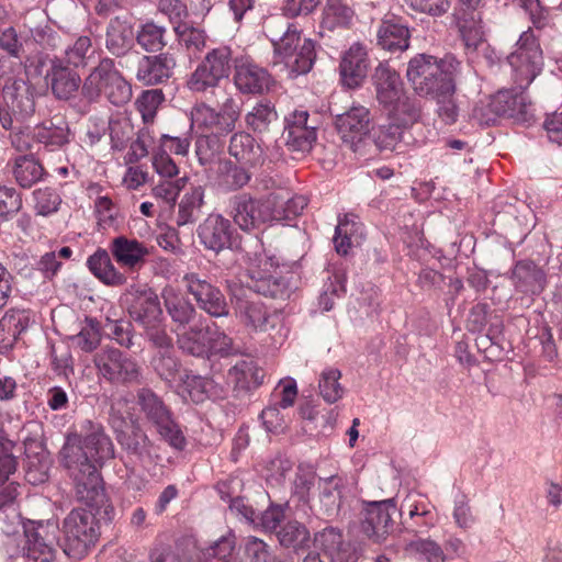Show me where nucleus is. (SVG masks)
<instances>
[{"instance_id": "nucleus-1", "label": "nucleus", "mask_w": 562, "mask_h": 562, "mask_svg": "<svg viewBox=\"0 0 562 562\" xmlns=\"http://www.w3.org/2000/svg\"><path fill=\"white\" fill-rule=\"evenodd\" d=\"M114 451L111 438L99 423L86 419L80 434L67 435L59 462L71 480L78 502L94 507L105 505L106 494L98 468L113 459Z\"/></svg>"}, {"instance_id": "nucleus-2", "label": "nucleus", "mask_w": 562, "mask_h": 562, "mask_svg": "<svg viewBox=\"0 0 562 562\" xmlns=\"http://www.w3.org/2000/svg\"><path fill=\"white\" fill-rule=\"evenodd\" d=\"M265 33L273 46V67L290 78L311 71L316 59L315 42L303 36L296 25L271 18L265 23Z\"/></svg>"}, {"instance_id": "nucleus-3", "label": "nucleus", "mask_w": 562, "mask_h": 562, "mask_svg": "<svg viewBox=\"0 0 562 562\" xmlns=\"http://www.w3.org/2000/svg\"><path fill=\"white\" fill-rule=\"evenodd\" d=\"M89 509L75 508L63 521L64 552L74 559L83 558L89 549L97 542L100 531L97 516L111 521L114 517V507L106 499L105 505Z\"/></svg>"}, {"instance_id": "nucleus-4", "label": "nucleus", "mask_w": 562, "mask_h": 562, "mask_svg": "<svg viewBox=\"0 0 562 562\" xmlns=\"http://www.w3.org/2000/svg\"><path fill=\"white\" fill-rule=\"evenodd\" d=\"M372 83L375 100L389 117L401 119L405 124L418 121L419 104L405 93L403 81L394 69L385 64H379L372 75Z\"/></svg>"}, {"instance_id": "nucleus-5", "label": "nucleus", "mask_w": 562, "mask_h": 562, "mask_svg": "<svg viewBox=\"0 0 562 562\" xmlns=\"http://www.w3.org/2000/svg\"><path fill=\"white\" fill-rule=\"evenodd\" d=\"M458 66L459 61L453 56L438 59L431 55L418 54L409 60L406 77L417 94L430 97L440 89L454 90L452 74Z\"/></svg>"}, {"instance_id": "nucleus-6", "label": "nucleus", "mask_w": 562, "mask_h": 562, "mask_svg": "<svg viewBox=\"0 0 562 562\" xmlns=\"http://www.w3.org/2000/svg\"><path fill=\"white\" fill-rule=\"evenodd\" d=\"M190 115L192 130L226 137L236 128L240 116V104L233 97H227L218 109L201 102L191 109Z\"/></svg>"}, {"instance_id": "nucleus-7", "label": "nucleus", "mask_w": 562, "mask_h": 562, "mask_svg": "<svg viewBox=\"0 0 562 562\" xmlns=\"http://www.w3.org/2000/svg\"><path fill=\"white\" fill-rule=\"evenodd\" d=\"M274 205L271 195L256 198L250 193H238L228 200V215L241 231L249 233L274 222L278 216L273 213Z\"/></svg>"}, {"instance_id": "nucleus-8", "label": "nucleus", "mask_w": 562, "mask_h": 562, "mask_svg": "<svg viewBox=\"0 0 562 562\" xmlns=\"http://www.w3.org/2000/svg\"><path fill=\"white\" fill-rule=\"evenodd\" d=\"M137 404L148 423H150L159 436L177 450H183L187 440L179 425L172 417L170 409L162 400L150 389H140L137 392Z\"/></svg>"}, {"instance_id": "nucleus-9", "label": "nucleus", "mask_w": 562, "mask_h": 562, "mask_svg": "<svg viewBox=\"0 0 562 562\" xmlns=\"http://www.w3.org/2000/svg\"><path fill=\"white\" fill-rule=\"evenodd\" d=\"M507 60L517 88H528L543 66L542 49L531 29L521 33L516 49L508 55Z\"/></svg>"}, {"instance_id": "nucleus-10", "label": "nucleus", "mask_w": 562, "mask_h": 562, "mask_svg": "<svg viewBox=\"0 0 562 562\" xmlns=\"http://www.w3.org/2000/svg\"><path fill=\"white\" fill-rule=\"evenodd\" d=\"M228 289L235 314L249 331L263 333L274 327L276 316L270 314L251 288L232 283Z\"/></svg>"}, {"instance_id": "nucleus-11", "label": "nucleus", "mask_w": 562, "mask_h": 562, "mask_svg": "<svg viewBox=\"0 0 562 562\" xmlns=\"http://www.w3.org/2000/svg\"><path fill=\"white\" fill-rule=\"evenodd\" d=\"M235 64L238 60L233 57L231 47L222 45L213 48L191 74L188 88L193 92H204L217 87L222 79L229 76Z\"/></svg>"}, {"instance_id": "nucleus-12", "label": "nucleus", "mask_w": 562, "mask_h": 562, "mask_svg": "<svg viewBox=\"0 0 562 562\" xmlns=\"http://www.w3.org/2000/svg\"><path fill=\"white\" fill-rule=\"evenodd\" d=\"M336 126L342 143L361 157H371L372 142L370 111L362 106H352L336 119Z\"/></svg>"}, {"instance_id": "nucleus-13", "label": "nucleus", "mask_w": 562, "mask_h": 562, "mask_svg": "<svg viewBox=\"0 0 562 562\" xmlns=\"http://www.w3.org/2000/svg\"><path fill=\"white\" fill-rule=\"evenodd\" d=\"M94 364L99 374L111 384L130 385L140 382V366L120 349H102L94 356Z\"/></svg>"}, {"instance_id": "nucleus-14", "label": "nucleus", "mask_w": 562, "mask_h": 562, "mask_svg": "<svg viewBox=\"0 0 562 562\" xmlns=\"http://www.w3.org/2000/svg\"><path fill=\"white\" fill-rule=\"evenodd\" d=\"M123 300L130 317L143 329L164 322L160 301L153 289L133 284L126 289Z\"/></svg>"}, {"instance_id": "nucleus-15", "label": "nucleus", "mask_w": 562, "mask_h": 562, "mask_svg": "<svg viewBox=\"0 0 562 562\" xmlns=\"http://www.w3.org/2000/svg\"><path fill=\"white\" fill-rule=\"evenodd\" d=\"M131 67L134 66L135 78L145 86L167 82L175 74L177 59L170 52L157 55H143L133 52L128 55Z\"/></svg>"}, {"instance_id": "nucleus-16", "label": "nucleus", "mask_w": 562, "mask_h": 562, "mask_svg": "<svg viewBox=\"0 0 562 562\" xmlns=\"http://www.w3.org/2000/svg\"><path fill=\"white\" fill-rule=\"evenodd\" d=\"M397 507L393 498L363 504L361 530L372 541L383 542L395 529Z\"/></svg>"}, {"instance_id": "nucleus-17", "label": "nucleus", "mask_w": 562, "mask_h": 562, "mask_svg": "<svg viewBox=\"0 0 562 562\" xmlns=\"http://www.w3.org/2000/svg\"><path fill=\"white\" fill-rule=\"evenodd\" d=\"M48 524L30 521L24 525L25 542L21 555L10 554L11 562H50L55 557L54 536L48 535Z\"/></svg>"}, {"instance_id": "nucleus-18", "label": "nucleus", "mask_w": 562, "mask_h": 562, "mask_svg": "<svg viewBox=\"0 0 562 562\" xmlns=\"http://www.w3.org/2000/svg\"><path fill=\"white\" fill-rule=\"evenodd\" d=\"M182 282L202 311L213 317L228 315V304L218 288L194 272L184 274Z\"/></svg>"}, {"instance_id": "nucleus-19", "label": "nucleus", "mask_w": 562, "mask_h": 562, "mask_svg": "<svg viewBox=\"0 0 562 562\" xmlns=\"http://www.w3.org/2000/svg\"><path fill=\"white\" fill-rule=\"evenodd\" d=\"M285 146L293 153H308L316 142V125L305 110H295L285 117Z\"/></svg>"}, {"instance_id": "nucleus-20", "label": "nucleus", "mask_w": 562, "mask_h": 562, "mask_svg": "<svg viewBox=\"0 0 562 562\" xmlns=\"http://www.w3.org/2000/svg\"><path fill=\"white\" fill-rule=\"evenodd\" d=\"M116 440L126 456L143 468L155 464L160 459L159 448L138 425L133 426L130 431H117Z\"/></svg>"}, {"instance_id": "nucleus-21", "label": "nucleus", "mask_w": 562, "mask_h": 562, "mask_svg": "<svg viewBox=\"0 0 562 562\" xmlns=\"http://www.w3.org/2000/svg\"><path fill=\"white\" fill-rule=\"evenodd\" d=\"M196 233L200 243L206 249L218 254L231 248L235 229L228 218L221 214H210L199 225Z\"/></svg>"}, {"instance_id": "nucleus-22", "label": "nucleus", "mask_w": 562, "mask_h": 562, "mask_svg": "<svg viewBox=\"0 0 562 562\" xmlns=\"http://www.w3.org/2000/svg\"><path fill=\"white\" fill-rule=\"evenodd\" d=\"M45 80L54 97L64 101L74 98L81 83H83L80 75L59 57H55L50 60Z\"/></svg>"}, {"instance_id": "nucleus-23", "label": "nucleus", "mask_w": 562, "mask_h": 562, "mask_svg": "<svg viewBox=\"0 0 562 562\" xmlns=\"http://www.w3.org/2000/svg\"><path fill=\"white\" fill-rule=\"evenodd\" d=\"M109 250L117 265L131 271L143 268L150 255V249L145 243L125 235L111 239Z\"/></svg>"}, {"instance_id": "nucleus-24", "label": "nucleus", "mask_w": 562, "mask_h": 562, "mask_svg": "<svg viewBox=\"0 0 562 562\" xmlns=\"http://www.w3.org/2000/svg\"><path fill=\"white\" fill-rule=\"evenodd\" d=\"M390 123L381 125L373 134L372 148L378 151H397L404 153L413 143V136L409 127L414 123L405 124L404 121L396 117H389Z\"/></svg>"}, {"instance_id": "nucleus-25", "label": "nucleus", "mask_w": 562, "mask_h": 562, "mask_svg": "<svg viewBox=\"0 0 562 562\" xmlns=\"http://www.w3.org/2000/svg\"><path fill=\"white\" fill-rule=\"evenodd\" d=\"M135 34L132 25L115 18L110 21L106 29L105 46L106 49L116 57H124L125 59L120 61L122 68L131 69V60L128 55L133 52Z\"/></svg>"}, {"instance_id": "nucleus-26", "label": "nucleus", "mask_w": 562, "mask_h": 562, "mask_svg": "<svg viewBox=\"0 0 562 562\" xmlns=\"http://www.w3.org/2000/svg\"><path fill=\"white\" fill-rule=\"evenodd\" d=\"M369 59L366 48L355 43L342 55L339 65L341 82L348 88L359 87L367 77Z\"/></svg>"}, {"instance_id": "nucleus-27", "label": "nucleus", "mask_w": 562, "mask_h": 562, "mask_svg": "<svg viewBox=\"0 0 562 562\" xmlns=\"http://www.w3.org/2000/svg\"><path fill=\"white\" fill-rule=\"evenodd\" d=\"M2 97L8 109L22 119L30 116L35 111L32 88L21 78L9 79L2 89Z\"/></svg>"}, {"instance_id": "nucleus-28", "label": "nucleus", "mask_w": 562, "mask_h": 562, "mask_svg": "<svg viewBox=\"0 0 562 562\" xmlns=\"http://www.w3.org/2000/svg\"><path fill=\"white\" fill-rule=\"evenodd\" d=\"M530 101L524 90L508 89L498 91L491 100V110L499 116L525 120L528 115Z\"/></svg>"}, {"instance_id": "nucleus-29", "label": "nucleus", "mask_w": 562, "mask_h": 562, "mask_svg": "<svg viewBox=\"0 0 562 562\" xmlns=\"http://www.w3.org/2000/svg\"><path fill=\"white\" fill-rule=\"evenodd\" d=\"M119 72L113 59L102 58L83 80L82 95L91 102L98 101Z\"/></svg>"}, {"instance_id": "nucleus-30", "label": "nucleus", "mask_w": 562, "mask_h": 562, "mask_svg": "<svg viewBox=\"0 0 562 562\" xmlns=\"http://www.w3.org/2000/svg\"><path fill=\"white\" fill-rule=\"evenodd\" d=\"M234 82L241 93L257 94L268 90L272 79L269 72L248 61L235 64Z\"/></svg>"}, {"instance_id": "nucleus-31", "label": "nucleus", "mask_w": 562, "mask_h": 562, "mask_svg": "<svg viewBox=\"0 0 562 562\" xmlns=\"http://www.w3.org/2000/svg\"><path fill=\"white\" fill-rule=\"evenodd\" d=\"M111 256L109 249L98 248L88 257L87 267L103 284L114 288L123 286L127 282V277L115 267Z\"/></svg>"}, {"instance_id": "nucleus-32", "label": "nucleus", "mask_w": 562, "mask_h": 562, "mask_svg": "<svg viewBox=\"0 0 562 562\" xmlns=\"http://www.w3.org/2000/svg\"><path fill=\"white\" fill-rule=\"evenodd\" d=\"M71 132L68 122L61 116H54L35 126V139L49 150H55L69 144Z\"/></svg>"}, {"instance_id": "nucleus-33", "label": "nucleus", "mask_w": 562, "mask_h": 562, "mask_svg": "<svg viewBox=\"0 0 562 562\" xmlns=\"http://www.w3.org/2000/svg\"><path fill=\"white\" fill-rule=\"evenodd\" d=\"M228 154L238 164L256 167L263 162V150L256 139L246 132H237L231 136Z\"/></svg>"}, {"instance_id": "nucleus-34", "label": "nucleus", "mask_w": 562, "mask_h": 562, "mask_svg": "<svg viewBox=\"0 0 562 562\" xmlns=\"http://www.w3.org/2000/svg\"><path fill=\"white\" fill-rule=\"evenodd\" d=\"M512 280L517 291L539 294L544 289L546 274L535 262L521 260L515 265Z\"/></svg>"}, {"instance_id": "nucleus-35", "label": "nucleus", "mask_w": 562, "mask_h": 562, "mask_svg": "<svg viewBox=\"0 0 562 562\" xmlns=\"http://www.w3.org/2000/svg\"><path fill=\"white\" fill-rule=\"evenodd\" d=\"M454 15L467 49L476 50L484 43L481 12L479 10L465 11L459 9Z\"/></svg>"}, {"instance_id": "nucleus-36", "label": "nucleus", "mask_w": 562, "mask_h": 562, "mask_svg": "<svg viewBox=\"0 0 562 562\" xmlns=\"http://www.w3.org/2000/svg\"><path fill=\"white\" fill-rule=\"evenodd\" d=\"M265 373L251 359L236 362L227 373V379L238 391H250L262 384Z\"/></svg>"}, {"instance_id": "nucleus-37", "label": "nucleus", "mask_w": 562, "mask_h": 562, "mask_svg": "<svg viewBox=\"0 0 562 562\" xmlns=\"http://www.w3.org/2000/svg\"><path fill=\"white\" fill-rule=\"evenodd\" d=\"M409 37L408 27L395 20H384L378 30V44L392 53L407 49Z\"/></svg>"}, {"instance_id": "nucleus-38", "label": "nucleus", "mask_w": 562, "mask_h": 562, "mask_svg": "<svg viewBox=\"0 0 562 562\" xmlns=\"http://www.w3.org/2000/svg\"><path fill=\"white\" fill-rule=\"evenodd\" d=\"M179 348L191 356L207 358L210 356L207 323L199 322L189 330L178 336Z\"/></svg>"}, {"instance_id": "nucleus-39", "label": "nucleus", "mask_w": 562, "mask_h": 562, "mask_svg": "<svg viewBox=\"0 0 562 562\" xmlns=\"http://www.w3.org/2000/svg\"><path fill=\"white\" fill-rule=\"evenodd\" d=\"M167 313L172 322L179 326H186L191 323L196 314L195 307L175 288L165 286L161 291Z\"/></svg>"}, {"instance_id": "nucleus-40", "label": "nucleus", "mask_w": 562, "mask_h": 562, "mask_svg": "<svg viewBox=\"0 0 562 562\" xmlns=\"http://www.w3.org/2000/svg\"><path fill=\"white\" fill-rule=\"evenodd\" d=\"M363 226L352 215H345L339 220L335 229L334 245L337 254L346 256L351 247L360 244Z\"/></svg>"}, {"instance_id": "nucleus-41", "label": "nucleus", "mask_w": 562, "mask_h": 562, "mask_svg": "<svg viewBox=\"0 0 562 562\" xmlns=\"http://www.w3.org/2000/svg\"><path fill=\"white\" fill-rule=\"evenodd\" d=\"M184 391L194 403L205 400H220L225 396L224 387L214 379L201 375H187L183 381Z\"/></svg>"}, {"instance_id": "nucleus-42", "label": "nucleus", "mask_w": 562, "mask_h": 562, "mask_svg": "<svg viewBox=\"0 0 562 562\" xmlns=\"http://www.w3.org/2000/svg\"><path fill=\"white\" fill-rule=\"evenodd\" d=\"M314 544L329 560L341 559V562H349V552L340 530L334 527L323 529L315 535Z\"/></svg>"}, {"instance_id": "nucleus-43", "label": "nucleus", "mask_w": 562, "mask_h": 562, "mask_svg": "<svg viewBox=\"0 0 562 562\" xmlns=\"http://www.w3.org/2000/svg\"><path fill=\"white\" fill-rule=\"evenodd\" d=\"M97 50L98 46L93 44L89 35H80L66 47L60 59L74 68L86 67L95 61Z\"/></svg>"}, {"instance_id": "nucleus-44", "label": "nucleus", "mask_w": 562, "mask_h": 562, "mask_svg": "<svg viewBox=\"0 0 562 562\" xmlns=\"http://www.w3.org/2000/svg\"><path fill=\"white\" fill-rule=\"evenodd\" d=\"M355 18L353 9L342 0H327L321 26L328 31L349 27Z\"/></svg>"}, {"instance_id": "nucleus-45", "label": "nucleus", "mask_w": 562, "mask_h": 562, "mask_svg": "<svg viewBox=\"0 0 562 562\" xmlns=\"http://www.w3.org/2000/svg\"><path fill=\"white\" fill-rule=\"evenodd\" d=\"M30 325V315L25 310L11 308L0 319V340L15 341Z\"/></svg>"}, {"instance_id": "nucleus-46", "label": "nucleus", "mask_w": 562, "mask_h": 562, "mask_svg": "<svg viewBox=\"0 0 562 562\" xmlns=\"http://www.w3.org/2000/svg\"><path fill=\"white\" fill-rule=\"evenodd\" d=\"M278 120V113L270 101L257 102L245 115L246 126L254 133H266Z\"/></svg>"}, {"instance_id": "nucleus-47", "label": "nucleus", "mask_w": 562, "mask_h": 562, "mask_svg": "<svg viewBox=\"0 0 562 562\" xmlns=\"http://www.w3.org/2000/svg\"><path fill=\"white\" fill-rule=\"evenodd\" d=\"M204 190L198 186L187 192L179 203V212L176 218L178 226L191 224L196 221L203 204Z\"/></svg>"}, {"instance_id": "nucleus-48", "label": "nucleus", "mask_w": 562, "mask_h": 562, "mask_svg": "<svg viewBox=\"0 0 562 562\" xmlns=\"http://www.w3.org/2000/svg\"><path fill=\"white\" fill-rule=\"evenodd\" d=\"M13 175L22 188H31L40 181L44 175L42 165L29 156H21L15 159Z\"/></svg>"}, {"instance_id": "nucleus-49", "label": "nucleus", "mask_w": 562, "mask_h": 562, "mask_svg": "<svg viewBox=\"0 0 562 562\" xmlns=\"http://www.w3.org/2000/svg\"><path fill=\"white\" fill-rule=\"evenodd\" d=\"M166 27L154 22L140 26L135 35L138 45L148 53L160 52L166 45Z\"/></svg>"}, {"instance_id": "nucleus-50", "label": "nucleus", "mask_w": 562, "mask_h": 562, "mask_svg": "<svg viewBox=\"0 0 562 562\" xmlns=\"http://www.w3.org/2000/svg\"><path fill=\"white\" fill-rule=\"evenodd\" d=\"M225 137L201 133L195 140V154L202 166L210 165L224 149Z\"/></svg>"}, {"instance_id": "nucleus-51", "label": "nucleus", "mask_w": 562, "mask_h": 562, "mask_svg": "<svg viewBox=\"0 0 562 562\" xmlns=\"http://www.w3.org/2000/svg\"><path fill=\"white\" fill-rule=\"evenodd\" d=\"M340 379L341 372L336 368H327L321 373L318 389L325 402L334 404L342 398L345 389L339 382Z\"/></svg>"}, {"instance_id": "nucleus-52", "label": "nucleus", "mask_w": 562, "mask_h": 562, "mask_svg": "<svg viewBox=\"0 0 562 562\" xmlns=\"http://www.w3.org/2000/svg\"><path fill=\"white\" fill-rule=\"evenodd\" d=\"M27 38L22 37L13 26L0 29V49L10 58L22 61L27 59L25 46Z\"/></svg>"}, {"instance_id": "nucleus-53", "label": "nucleus", "mask_w": 562, "mask_h": 562, "mask_svg": "<svg viewBox=\"0 0 562 562\" xmlns=\"http://www.w3.org/2000/svg\"><path fill=\"white\" fill-rule=\"evenodd\" d=\"M248 168V166L237 165L227 159L222 161L221 178L223 184L234 191L244 188L251 179Z\"/></svg>"}, {"instance_id": "nucleus-54", "label": "nucleus", "mask_w": 562, "mask_h": 562, "mask_svg": "<svg viewBox=\"0 0 562 562\" xmlns=\"http://www.w3.org/2000/svg\"><path fill=\"white\" fill-rule=\"evenodd\" d=\"M271 199L276 202L273 213L278 215L274 222L291 221L299 216L307 205V199L303 195L284 199L279 194H271Z\"/></svg>"}, {"instance_id": "nucleus-55", "label": "nucleus", "mask_w": 562, "mask_h": 562, "mask_svg": "<svg viewBox=\"0 0 562 562\" xmlns=\"http://www.w3.org/2000/svg\"><path fill=\"white\" fill-rule=\"evenodd\" d=\"M155 372L165 381L171 382L176 379L180 363L175 356L173 349L158 350L151 360Z\"/></svg>"}, {"instance_id": "nucleus-56", "label": "nucleus", "mask_w": 562, "mask_h": 562, "mask_svg": "<svg viewBox=\"0 0 562 562\" xmlns=\"http://www.w3.org/2000/svg\"><path fill=\"white\" fill-rule=\"evenodd\" d=\"M278 539L283 547L300 548L308 542L310 532L299 521H289L278 532Z\"/></svg>"}, {"instance_id": "nucleus-57", "label": "nucleus", "mask_w": 562, "mask_h": 562, "mask_svg": "<svg viewBox=\"0 0 562 562\" xmlns=\"http://www.w3.org/2000/svg\"><path fill=\"white\" fill-rule=\"evenodd\" d=\"M165 95L160 89L144 91L136 100V106L144 123H151L157 114L159 105L164 102Z\"/></svg>"}, {"instance_id": "nucleus-58", "label": "nucleus", "mask_w": 562, "mask_h": 562, "mask_svg": "<svg viewBox=\"0 0 562 562\" xmlns=\"http://www.w3.org/2000/svg\"><path fill=\"white\" fill-rule=\"evenodd\" d=\"M36 214L48 216L56 213L61 203L60 195L50 188L37 189L33 192Z\"/></svg>"}, {"instance_id": "nucleus-59", "label": "nucleus", "mask_w": 562, "mask_h": 562, "mask_svg": "<svg viewBox=\"0 0 562 562\" xmlns=\"http://www.w3.org/2000/svg\"><path fill=\"white\" fill-rule=\"evenodd\" d=\"M408 515L407 529L414 533H423L436 524V516L424 505H409Z\"/></svg>"}, {"instance_id": "nucleus-60", "label": "nucleus", "mask_w": 562, "mask_h": 562, "mask_svg": "<svg viewBox=\"0 0 562 562\" xmlns=\"http://www.w3.org/2000/svg\"><path fill=\"white\" fill-rule=\"evenodd\" d=\"M407 550L422 555L427 562H443L446 554L443 549L431 539L417 538L407 543Z\"/></svg>"}, {"instance_id": "nucleus-61", "label": "nucleus", "mask_w": 562, "mask_h": 562, "mask_svg": "<svg viewBox=\"0 0 562 562\" xmlns=\"http://www.w3.org/2000/svg\"><path fill=\"white\" fill-rule=\"evenodd\" d=\"M74 342L83 351L90 352L100 344L99 324L92 318H87L80 331L72 336Z\"/></svg>"}, {"instance_id": "nucleus-62", "label": "nucleus", "mask_w": 562, "mask_h": 562, "mask_svg": "<svg viewBox=\"0 0 562 562\" xmlns=\"http://www.w3.org/2000/svg\"><path fill=\"white\" fill-rule=\"evenodd\" d=\"M339 481L336 476H330L323 482L321 487V503L329 516L336 514L340 507Z\"/></svg>"}, {"instance_id": "nucleus-63", "label": "nucleus", "mask_w": 562, "mask_h": 562, "mask_svg": "<svg viewBox=\"0 0 562 562\" xmlns=\"http://www.w3.org/2000/svg\"><path fill=\"white\" fill-rule=\"evenodd\" d=\"M112 104L121 106L132 99V86L121 72L112 79L111 85L102 93Z\"/></svg>"}, {"instance_id": "nucleus-64", "label": "nucleus", "mask_w": 562, "mask_h": 562, "mask_svg": "<svg viewBox=\"0 0 562 562\" xmlns=\"http://www.w3.org/2000/svg\"><path fill=\"white\" fill-rule=\"evenodd\" d=\"M453 93L454 90L443 91V89H440L438 92L430 95L437 100V113L446 124H453L459 116V108L456 103Z\"/></svg>"}]
</instances>
